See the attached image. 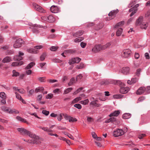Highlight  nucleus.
I'll use <instances>...</instances> for the list:
<instances>
[{
    "mask_svg": "<svg viewBox=\"0 0 150 150\" xmlns=\"http://www.w3.org/2000/svg\"><path fill=\"white\" fill-rule=\"evenodd\" d=\"M135 25L144 29H146L148 26V23L144 21L142 17H140L136 20Z\"/></svg>",
    "mask_w": 150,
    "mask_h": 150,
    "instance_id": "f257e3e1",
    "label": "nucleus"
},
{
    "mask_svg": "<svg viewBox=\"0 0 150 150\" xmlns=\"http://www.w3.org/2000/svg\"><path fill=\"white\" fill-rule=\"evenodd\" d=\"M17 130L22 134H26L29 136L31 138H38V136H36L35 135L31 133L30 132L22 128H18L17 129Z\"/></svg>",
    "mask_w": 150,
    "mask_h": 150,
    "instance_id": "f03ea898",
    "label": "nucleus"
},
{
    "mask_svg": "<svg viewBox=\"0 0 150 150\" xmlns=\"http://www.w3.org/2000/svg\"><path fill=\"white\" fill-rule=\"evenodd\" d=\"M24 42L22 39L20 38L16 40V41L13 44V47L15 48H19L21 46L22 44H23Z\"/></svg>",
    "mask_w": 150,
    "mask_h": 150,
    "instance_id": "7ed1b4c3",
    "label": "nucleus"
},
{
    "mask_svg": "<svg viewBox=\"0 0 150 150\" xmlns=\"http://www.w3.org/2000/svg\"><path fill=\"white\" fill-rule=\"evenodd\" d=\"M33 8L36 11L41 13H45L46 11L40 6L36 3H33Z\"/></svg>",
    "mask_w": 150,
    "mask_h": 150,
    "instance_id": "20e7f679",
    "label": "nucleus"
},
{
    "mask_svg": "<svg viewBox=\"0 0 150 150\" xmlns=\"http://www.w3.org/2000/svg\"><path fill=\"white\" fill-rule=\"evenodd\" d=\"M124 133V131L122 129H118L113 131V135L115 137H118L123 135Z\"/></svg>",
    "mask_w": 150,
    "mask_h": 150,
    "instance_id": "39448f33",
    "label": "nucleus"
},
{
    "mask_svg": "<svg viewBox=\"0 0 150 150\" xmlns=\"http://www.w3.org/2000/svg\"><path fill=\"white\" fill-rule=\"evenodd\" d=\"M131 54V51L129 49H125L123 51L122 56L123 57L127 58L130 57Z\"/></svg>",
    "mask_w": 150,
    "mask_h": 150,
    "instance_id": "423d86ee",
    "label": "nucleus"
},
{
    "mask_svg": "<svg viewBox=\"0 0 150 150\" xmlns=\"http://www.w3.org/2000/svg\"><path fill=\"white\" fill-rule=\"evenodd\" d=\"M103 46L100 45H96L92 49V52L95 53L101 50H103Z\"/></svg>",
    "mask_w": 150,
    "mask_h": 150,
    "instance_id": "0eeeda50",
    "label": "nucleus"
},
{
    "mask_svg": "<svg viewBox=\"0 0 150 150\" xmlns=\"http://www.w3.org/2000/svg\"><path fill=\"white\" fill-rule=\"evenodd\" d=\"M118 11V10L117 9L111 11L108 14L110 18L109 19H107V20H110L113 18L115 16L116 14Z\"/></svg>",
    "mask_w": 150,
    "mask_h": 150,
    "instance_id": "6e6552de",
    "label": "nucleus"
},
{
    "mask_svg": "<svg viewBox=\"0 0 150 150\" xmlns=\"http://www.w3.org/2000/svg\"><path fill=\"white\" fill-rule=\"evenodd\" d=\"M50 10L52 13H56L60 11V8L57 6H52L50 8Z\"/></svg>",
    "mask_w": 150,
    "mask_h": 150,
    "instance_id": "1a4fd4ad",
    "label": "nucleus"
},
{
    "mask_svg": "<svg viewBox=\"0 0 150 150\" xmlns=\"http://www.w3.org/2000/svg\"><path fill=\"white\" fill-rule=\"evenodd\" d=\"M24 54L23 52H19L18 55H16L14 57L13 59L14 60L20 61L22 60L23 59L22 57L23 56Z\"/></svg>",
    "mask_w": 150,
    "mask_h": 150,
    "instance_id": "9d476101",
    "label": "nucleus"
},
{
    "mask_svg": "<svg viewBox=\"0 0 150 150\" xmlns=\"http://www.w3.org/2000/svg\"><path fill=\"white\" fill-rule=\"evenodd\" d=\"M85 95L84 94H81L79 97L75 98L72 101L73 103H77L79 101L84 99L85 98Z\"/></svg>",
    "mask_w": 150,
    "mask_h": 150,
    "instance_id": "9b49d317",
    "label": "nucleus"
},
{
    "mask_svg": "<svg viewBox=\"0 0 150 150\" xmlns=\"http://www.w3.org/2000/svg\"><path fill=\"white\" fill-rule=\"evenodd\" d=\"M129 90V88L128 87H123L120 88V92L122 94L127 93Z\"/></svg>",
    "mask_w": 150,
    "mask_h": 150,
    "instance_id": "f8f14e48",
    "label": "nucleus"
},
{
    "mask_svg": "<svg viewBox=\"0 0 150 150\" xmlns=\"http://www.w3.org/2000/svg\"><path fill=\"white\" fill-rule=\"evenodd\" d=\"M90 99L91 101L90 103L91 105L95 107L98 106L97 103L98 100H97L94 99L93 97L91 98Z\"/></svg>",
    "mask_w": 150,
    "mask_h": 150,
    "instance_id": "ddd939ff",
    "label": "nucleus"
},
{
    "mask_svg": "<svg viewBox=\"0 0 150 150\" xmlns=\"http://www.w3.org/2000/svg\"><path fill=\"white\" fill-rule=\"evenodd\" d=\"M146 91V88L145 87H141L137 90V94L141 95L144 93Z\"/></svg>",
    "mask_w": 150,
    "mask_h": 150,
    "instance_id": "4468645a",
    "label": "nucleus"
},
{
    "mask_svg": "<svg viewBox=\"0 0 150 150\" xmlns=\"http://www.w3.org/2000/svg\"><path fill=\"white\" fill-rule=\"evenodd\" d=\"M129 68L128 67H124L122 68V72L125 74H127L129 73Z\"/></svg>",
    "mask_w": 150,
    "mask_h": 150,
    "instance_id": "2eb2a0df",
    "label": "nucleus"
},
{
    "mask_svg": "<svg viewBox=\"0 0 150 150\" xmlns=\"http://www.w3.org/2000/svg\"><path fill=\"white\" fill-rule=\"evenodd\" d=\"M26 51L29 53H31L37 54L38 52L37 50L33 48H29L27 49Z\"/></svg>",
    "mask_w": 150,
    "mask_h": 150,
    "instance_id": "dca6fc26",
    "label": "nucleus"
},
{
    "mask_svg": "<svg viewBox=\"0 0 150 150\" xmlns=\"http://www.w3.org/2000/svg\"><path fill=\"white\" fill-rule=\"evenodd\" d=\"M16 119L19 121L24 123H26L28 124H29L28 122L26 120V119H24L21 117L18 116L16 117Z\"/></svg>",
    "mask_w": 150,
    "mask_h": 150,
    "instance_id": "f3484780",
    "label": "nucleus"
},
{
    "mask_svg": "<svg viewBox=\"0 0 150 150\" xmlns=\"http://www.w3.org/2000/svg\"><path fill=\"white\" fill-rule=\"evenodd\" d=\"M120 112L119 110L115 111L111 113L109 115L110 117L112 116H117L120 114Z\"/></svg>",
    "mask_w": 150,
    "mask_h": 150,
    "instance_id": "a211bd4d",
    "label": "nucleus"
},
{
    "mask_svg": "<svg viewBox=\"0 0 150 150\" xmlns=\"http://www.w3.org/2000/svg\"><path fill=\"white\" fill-rule=\"evenodd\" d=\"M23 64V62L22 61L20 62H13L11 65L12 66L14 67L18 66H20Z\"/></svg>",
    "mask_w": 150,
    "mask_h": 150,
    "instance_id": "6ab92c4d",
    "label": "nucleus"
},
{
    "mask_svg": "<svg viewBox=\"0 0 150 150\" xmlns=\"http://www.w3.org/2000/svg\"><path fill=\"white\" fill-rule=\"evenodd\" d=\"M83 34V32L82 30H79L73 35V36L75 37H78L81 35Z\"/></svg>",
    "mask_w": 150,
    "mask_h": 150,
    "instance_id": "aec40b11",
    "label": "nucleus"
},
{
    "mask_svg": "<svg viewBox=\"0 0 150 150\" xmlns=\"http://www.w3.org/2000/svg\"><path fill=\"white\" fill-rule=\"evenodd\" d=\"M11 61L12 60L10 57H6L3 59L2 62L4 63H5L9 62Z\"/></svg>",
    "mask_w": 150,
    "mask_h": 150,
    "instance_id": "412c9836",
    "label": "nucleus"
},
{
    "mask_svg": "<svg viewBox=\"0 0 150 150\" xmlns=\"http://www.w3.org/2000/svg\"><path fill=\"white\" fill-rule=\"evenodd\" d=\"M123 29L122 28H119L118 29L116 33V35L117 36H120L122 32Z\"/></svg>",
    "mask_w": 150,
    "mask_h": 150,
    "instance_id": "4be33fe9",
    "label": "nucleus"
},
{
    "mask_svg": "<svg viewBox=\"0 0 150 150\" xmlns=\"http://www.w3.org/2000/svg\"><path fill=\"white\" fill-rule=\"evenodd\" d=\"M10 108H9L4 106H2L1 107V109L2 111L8 113L9 112Z\"/></svg>",
    "mask_w": 150,
    "mask_h": 150,
    "instance_id": "5701e85b",
    "label": "nucleus"
},
{
    "mask_svg": "<svg viewBox=\"0 0 150 150\" xmlns=\"http://www.w3.org/2000/svg\"><path fill=\"white\" fill-rule=\"evenodd\" d=\"M19 113V112L15 109H12L11 108H10L9 113L10 114H12L13 113L18 114Z\"/></svg>",
    "mask_w": 150,
    "mask_h": 150,
    "instance_id": "b1692460",
    "label": "nucleus"
},
{
    "mask_svg": "<svg viewBox=\"0 0 150 150\" xmlns=\"http://www.w3.org/2000/svg\"><path fill=\"white\" fill-rule=\"evenodd\" d=\"M35 63L34 62H31L25 68V69H30L32 68L35 65Z\"/></svg>",
    "mask_w": 150,
    "mask_h": 150,
    "instance_id": "393cba45",
    "label": "nucleus"
},
{
    "mask_svg": "<svg viewBox=\"0 0 150 150\" xmlns=\"http://www.w3.org/2000/svg\"><path fill=\"white\" fill-rule=\"evenodd\" d=\"M47 22L50 23L53 22L54 21V18L52 16H49L48 17Z\"/></svg>",
    "mask_w": 150,
    "mask_h": 150,
    "instance_id": "a878e982",
    "label": "nucleus"
},
{
    "mask_svg": "<svg viewBox=\"0 0 150 150\" xmlns=\"http://www.w3.org/2000/svg\"><path fill=\"white\" fill-rule=\"evenodd\" d=\"M131 117L130 114L129 113H125L122 116V117L124 119L129 118Z\"/></svg>",
    "mask_w": 150,
    "mask_h": 150,
    "instance_id": "bb28decb",
    "label": "nucleus"
},
{
    "mask_svg": "<svg viewBox=\"0 0 150 150\" xmlns=\"http://www.w3.org/2000/svg\"><path fill=\"white\" fill-rule=\"evenodd\" d=\"M89 102V100L87 99L84 100H81L79 102V103H80L82 105H86L88 104Z\"/></svg>",
    "mask_w": 150,
    "mask_h": 150,
    "instance_id": "cd10ccee",
    "label": "nucleus"
},
{
    "mask_svg": "<svg viewBox=\"0 0 150 150\" xmlns=\"http://www.w3.org/2000/svg\"><path fill=\"white\" fill-rule=\"evenodd\" d=\"M84 39V38L83 37H80L76 38L74 39V41L75 42H79Z\"/></svg>",
    "mask_w": 150,
    "mask_h": 150,
    "instance_id": "c85d7f7f",
    "label": "nucleus"
},
{
    "mask_svg": "<svg viewBox=\"0 0 150 150\" xmlns=\"http://www.w3.org/2000/svg\"><path fill=\"white\" fill-rule=\"evenodd\" d=\"M44 88L42 87H39L37 88L35 90V91L36 93H38L39 92H41L43 91Z\"/></svg>",
    "mask_w": 150,
    "mask_h": 150,
    "instance_id": "c756f323",
    "label": "nucleus"
},
{
    "mask_svg": "<svg viewBox=\"0 0 150 150\" xmlns=\"http://www.w3.org/2000/svg\"><path fill=\"white\" fill-rule=\"evenodd\" d=\"M124 22L123 21H120L117 23L115 26V28H116L122 26L124 24Z\"/></svg>",
    "mask_w": 150,
    "mask_h": 150,
    "instance_id": "7c9ffc66",
    "label": "nucleus"
},
{
    "mask_svg": "<svg viewBox=\"0 0 150 150\" xmlns=\"http://www.w3.org/2000/svg\"><path fill=\"white\" fill-rule=\"evenodd\" d=\"M68 120L69 122H76L77 121L76 119L75 118L71 117V116L69 119Z\"/></svg>",
    "mask_w": 150,
    "mask_h": 150,
    "instance_id": "2f4dec72",
    "label": "nucleus"
},
{
    "mask_svg": "<svg viewBox=\"0 0 150 150\" xmlns=\"http://www.w3.org/2000/svg\"><path fill=\"white\" fill-rule=\"evenodd\" d=\"M13 74L12 76L13 77L17 76L19 75V73L18 72H17L15 70H13L12 71Z\"/></svg>",
    "mask_w": 150,
    "mask_h": 150,
    "instance_id": "473e14b6",
    "label": "nucleus"
},
{
    "mask_svg": "<svg viewBox=\"0 0 150 150\" xmlns=\"http://www.w3.org/2000/svg\"><path fill=\"white\" fill-rule=\"evenodd\" d=\"M110 120H111V122H116L117 124H118L120 123V121L119 120H117L116 118L114 117L110 118Z\"/></svg>",
    "mask_w": 150,
    "mask_h": 150,
    "instance_id": "72a5a7b5",
    "label": "nucleus"
},
{
    "mask_svg": "<svg viewBox=\"0 0 150 150\" xmlns=\"http://www.w3.org/2000/svg\"><path fill=\"white\" fill-rule=\"evenodd\" d=\"M38 27L37 26H35L33 27V33H37L38 32Z\"/></svg>",
    "mask_w": 150,
    "mask_h": 150,
    "instance_id": "f704fd0d",
    "label": "nucleus"
},
{
    "mask_svg": "<svg viewBox=\"0 0 150 150\" xmlns=\"http://www.w3.org/2000/svg\"><path fill=\"white\" fill-rule=\"evenodd\" d=\"M72 89V88H68L64 91L63 94H67L70 92Z\"/></svg>",
    "mask_w": 150,
    "mask_h": 150,
    "instance_id": "c9c22d12",
    "label": "nucleus"
},
{
    "mask_svg": "<svg viewBox=\"0 0 150 150\" xmlns=\"http://www.w3.org/2000/svg\"><path fill=\"white\" fill-rule=\"evenodd\" d=\"M0 97L2 99L6 98V96L4 92H1L0 93Z\"/></svg>",
    "mask_w": 150,
    "mask_h": 150,
    "instance_id": "e433bc0d",
    "label": "nucleus"
},
{
    "mask_svg": "<svg viewBox=\"0 0 150 150\" xmlns=\"http://www.w3.org/2000/svg\"><path fill=\"white\" fill-rule=\"evenodd\" d=\"M62 113H60L57 116V119L59 121H60L63 119Z\"/></svg>",
    "mask_w": 150,
    "mask_h": 150,
    "instance_id": "4c0bfd02",
    "label": "nucleus"
},
{
    "mask_svg": "<svg viewBox=\"0 0 150 150\" xmlns=\"http://www.w3.org/2000/svg\"><path fill=\"white\" fill-rule=\"evenodd\" d=\"M111 44L110 42H108L105 45H102L103 46V50L105 49L108 48L111 45Z\"/></svg>",
    "mask_w": 150,
    "mask_h": 150,
    "instance_id": "58836bf2",
    "label": "nucleus"
},
{
    "mask_svg": "<svg viewBox=\"0 0 150 150\" xmlns=\"http://www.w3.org/2000/svg\"><path fill=\"white\" fill-rule=\"evenodd\" d=\"M123 95L121 94H117L113 95V97L114 98L118 99L122 98Z\"/></svg>",
    "mask_w": 150,
    "mask_h": 150,
    "instance_id": "ea45409f",
    "label": "nucleus"
},
{
    "mask_svg": "<svg viewBox=\"0 0 150 150\" xmlns=\"http://www.w3.org/2000/svg\"><path fill=\"white\" fill-rule=\"evenodd\" d=\"M75 79L74 78H72L70 81L68 83V85L69 86H70L72 85L74 83H75Z\"/></svg>",
    "mask_w": 150,
    "mask_h": 150,
    "instance_id": "a19ab883",
    "label": "nucleus"
},
{
    "mask_svg": "<svg viewBox=\"0 0 150 150\" xmlns=\"http://www.w3.org/2000/svg\"><path fill=\"white\" fill-rule=\"evenodd\" d=\"M109 82V81L108 80H103L101 82V84L103 85H106L108 84Z\"/></svg>",
    "mask_w": 150,
    "mask_h": 150,
    "instance_id": "79ce46f5",
    "label": "nucleus"
},
{
    "mask_svg": "<svg viewBox=\"0 0 150 150\" xmlns=\"http://www.w3.org/2000/svg\"><path fill=\"white\" fill-rule=\"evenodd\" d=\"M53 94L51 93H50L46 96V98L47 99H51L53 97Z\"/></svg>",
    "mask_w": 150,
    "mask_h": 150,
    "instance_id": "37998d69",
    "label": "nucleus"
},
{
    "mask_svg": "<svg viewBox=\"0 0 150 150\" xmlns=\"http://www.w3.org/2000/svg\"><path fill=\"white\" fill-rule=\"evenodd\" d=\"M84 67V64L81 63L80 65H77L76 66V68L78 69H81Z\"/></svg>",
    "mask_w": 150,
    "mask_h": 150,
    "instance_id": "c03bdc74",
    "label": "nucleus"
},
{
    "mask_svg": "<svg viewBox=\"0 0 150 150\" xmlns=\"http://www.w3.org/2000/svg\"><path fill=\"white\" fill-rule=\"evenodd\" d=\"M16 98L19 100H20L22 98L21 96L17 92H15Z\"/></svg>",
    "mask_w": 150,
    "mask_h": 150,
    "instance_id": "a18cd8bd",
    "label": "nucleus"
},
{
    "mask_svg": "<svg viewBox=\"0 0 150 150\" xmlns=\"http://www.w3.org/2000/svg\"><path fill=\"white\" fill-rule=\"evenodd\" d=\"M43 46L42 45H38L35 46L34 47V48L35 49L37 50L38 52V50H40L42 48Z\"/></svg>",
    "mask_w": 150,
    "mask_h": 150,
    "instance_id": "49530a36",
    "label": "nucleus"
},
{
    "mask_svg": "<svg viewBox=\"0 0 150 150\" xmlns=\"http://www.w3.org/2000/svg\"><path fill=\"white\" fill-rule=\"evenodd\" d=\"M74 107L79 109H80L82 108L81 105L79 104H76L74 105Z\"/></svg>",
    "mask_w": 150,
    "mask_h": 150,
    "instance_id": "de8ad7c7",
    "label": "nucleus"
},
{
    "mask_svg": "<svg viewBox=\"0 0 150 150\" xmlns=\"http://www.w3.org/2000/svg\"><path fill=\"white\" fill-rule=\"evenodd\" d=\"M62 115L66 120H68L69 119L70 116L68 115L66 113H62Z\"/></svg>",
    "mask_w": 150,
    "mask_h": 150,
    "instance_id": "09e8293b",
    "label": "nucleus"
},
{
    "mask_svg": "<svg viewBox=\"0 0 150 150\" xmlns=\"http://www.w3.org/2000/svg\"><path fill=\"white\" fill-rule=\"evenodd\" d=\"M46 56V54L43 53V54H42L40 57V60L42 61H43L44 60V59H45Z\"/></svg>",
    "mask_w": 150,
    "mask_h": 150,
    "instance_id": "8fccbe9b",
    "label": "nucleus"
},
{
    "mask_svg": "<svg viewBox=\"0 0 150 150\" xmlns=\"http://www.w3.org/2000/svg\"><path fill=\"white\" fill-rule=\"evenodd\" d=\"M75 63H78L80 62L81 60V59L79 57H77L74 58Z\"/></svg>",
    "mask_w": 150,
    "mask_h": 150,
    "instance_id": "3c124183",
    "label": "nucleus"
},
{
    "mask_svg": "<svg viewBox=\"0 0 150 150\" xmlns=\"http://www.w3.org/2000/svg\"><path fill=\"white\" fill-rule=\"evenodd\" d=\"M53 61L54 62L56 63H60L62 62V61L59 59L54 58L53 59Z\"/></svg>",
    "mask_w": 150,
    "mask_h": 150,
    "instance_id": "603ef678",
    "label": "nucleus"
},
{
    "mask_svg": "<svg viewBox=\"0 0 150 150\" xmlns=\"http://www.w3.org/2000/svg\"><path fill=\"white\" fill-rule=\"evenodd\" d=\"M42 113L43 114L45 115L46 116H47L49 115V112L48 111L44 110L42 111Z\"/></svg>",
    "mask_w": 150,
    "mask_h": 150,
    "instance_id": "864d4df0",
    "label": "nucleus"
},
{
    "mask_svg": "<svg viewBox=\"0 0 150 150\" xmlns=\"http://www.w3.org/2000/svg\"><path fill=\"white\" fill-rule=\"evenodd\" d=\"M132 84L136 83L138 80V79L136 78H133L131 79Z\"/></svg>",
    "mask_w": 150,
    "mask_h": 150,
    "instance_id": "5fc2aeb1",
    "label": "nucleus"
},
{
    "mask_svg": "<svg viewBox=\"0 0 150 150\" xmlns=\"http://www.w3.org/2000/svg\"><path fill=\"white\" fill-rule=\"evenodd\" d=\"M74 60V58H71V59H70L69 62V64L70 65H71L72 64H74V63H75Z\"/></svg>",
    "mask_w": 150,
    "mask_h": 150,
    "instance_id": "6e6d98bb",
    "label": "nucleus"
},
{
    "mask_svg": "<svg viewBox=\"0 0 150 150\" xmlns=\"http://www.w3.org/2000/svg\"><path fill=\"white\" fill-rule=\"evenodd\" d=\"M141 71V69H137L136 72V74L137 76H139L140 74V72Z\"/></svg>",
    "mask_w": 150,
    "mask_h": 150,
    "instance_id": "4d7b16f0",
    "label": "nucleus"
},
{
    "mask_svg": "<svg viewBox=\"0 0 150 150\" xmlns=\"http://www.w3.org/2000/svg\"><path fill=\"white\" fill-rule=\"evenodd\" d=\"M86 43L84 42H81L80 44L81 47L83 48H84L86 46Z\"/></svg>",
    "mask_w": 150,
    "mask_h": 150,
    "instance_id": "13d9d810",
    "label": "nucleus"
},
{
    "mask_svg": "<svg viewBox=\"0 0 150 150\" xmlns=\"http://www.w3.org/2000/svg\"><path fill=\"white\" fill-rule=\"evenodd\" d=\"M50 49L51 50L54 51L57 50V47L55 46H52L50 48Z\"/></svg>",
    "mask_w": 150,
    "mask_h": 150,
    "instance_id": "bf43d9fd",
    "label": "nucleus"
},
{
    "mask_svg": "<svg viewBox=\"0 0 150 150\" xmlns=\"http://www.w3.org/2000/svg\"><path fill=\"white\" fill-rule=\"evenodd\" d=\"M83 89L82 88H80L78 89H77L75 91L74 93V94H76L77 93H78L82 89Z\"/></svg>",
    "mask_w": 150,
    "mask_h": 150,
    "instance_id": "052dcab7",
    "label": "nucleus"
},
{
    "mask_svg": "<svg viewBox=\"0 0 150 150\" xmlns=\"http://www.w3.org/2000/svg\"><path fill=\"white\" fill-rule=\"evenodd\" d=\"M45 64L46 63L45 62H43L42 63H39L38 65L41 68H42Z\"/></svg>",
    "mask_w": 150,
    "mask_h": 150,
    "instance_id": "680f3d73",
    "label": "nucleus"
},
{
    "mask_svg": "<svg viewBox=\"0 0 150 150\" xmlns=\"http://www.w3.org/2000/svg\"><path fill=\"white\" fill-rule=\"evenodd\" d=\"M59 88H56L53 91V93H59Z\"/></svg>",
    "mask_w": 150,
    "mask_h": 150,
    "instance_id": "e2e57ef3",
    "label": "nucleus"
},
{
    "mask_svg": "<svg viewBox=\"0 0 150 150\" xmlns=\"http://www.w3.org/2000/svg\"><path fill=\"white\" fill-rule=\"evenodd\" d=\"M42 95H40L38 96L37 99L38 101H40L42 99Z\"/></svg>",
    "mask_w": 150,
    "mask_h": 150,
    "instance_id": "0e129e2a",
    "label": "nucleus"
},
{
    "mask_svg": "<svg viewBox=\"0 0 150 150\" xmlns=\"http://www.w3.org/2000/svg\"><path fill=\"white\" fill-rule=\"evenodd\" d=\"M137 10V9H136L132 11L130 15V16L131 17L133 16L135 14V13H136Z\"/></svg>",
    "mask_w": 150,
    "mask_h": 150,
    "instance_id": "69168bd1",
    "label": "nucleus"
},
{
    "mask_svg": "<svg viewBox=\"0 0 150 150\" xmlns=\"http://www.w3.org/2000/svg\"><path fill=\"white\" fill-rule=\"evenodd\" d=\"M150 15V9L145 14L146 17H148Z\"/></svg>",
    "mask_w": 150,
    "mask_h": 150,
    "instance_id": "338daca9",
    "label": "nucleus"
},
{
    "mask_svg": "<svg viewBox=\"0 0 150 150\" xmlns=\"http://www.w3.org/2000/svg\"><path fill=\"white\" fill-rule=\"evenodd\" d=\"M146 91L148 93H150V86H147V88H146Z\"/></svg>",
    "mask_w": 150,
    "mask_h": 150,
    "instance_id": "774afa93",
    "label": "nucleus"
}]
</instances>
